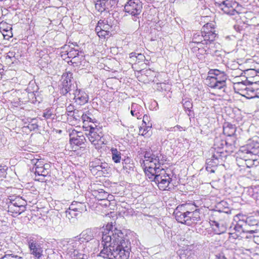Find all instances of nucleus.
I'll return each mask as SVG.
<instances>
[{
	"label": "nucleus",
	"mask_w": 259,
	"mask_h": 259,
	"mask_svg": "<svg viewBox=\"0 0 259 259\" xmlns=\"http://www.w3.org/2000/svg\"><path fill=\"white\" fill-rule=\"evenodd\" d=\"M103 249L100 256L108 259H128L131 251V242L120 230L108 224L102 232Z\"/></svg>",
	"instance_id": "nucleus-1"
},
{
	"label": "nucleus",
	"mask_w": 259,
	"mask_h": 259,
	"mask_svg": "<svg viewBox=\"0 0 259 259\" xmlns=\"http://www.w3.org/2000/svg\"><path fill=\"white\" fill-rule=\"evenodd\" d=\"M146 175L152 181H154L157 184L159 189L161 190H167L171 179L170 178L164 168L163 167H150L148 170H146Z\"/></svg>",
	"instance_id": "nucleus-2"
},
{
	"label": "nucleus",
	"mask_w": 259,
	"mask_h": 259,
	"mask_svg": "<svg viewBox=\"0 0 259 259\" xmlns=\"http://www.w3.org/2000/svg\"><path fill=\"white\" fill-rule=\"evenodd\" d=\"M185 207L186 206H178L174 212L178 222L189 226L200 220L199 209H195L193 212L185 211Z\"/></svg>",
	"instance_id": "nucleus-3"
},
{
	"label": "nucleus",
	"mask_w": 259,
	"mask_h": 259,
	"mask_svg": "<svg viewBox=\"0 0 259 259\" xmlns=\"http://www.w3.org/2000/svg\"><path fill=\"white\" fill-rule=\"evenodd\" d=\"M227 79V75L224 72L212 69L208 72L206 81L210 88L221 90L226 87Z\"/></svg>",
	"instance_id": "nucleus-4"
},
{
	"label": "nucleus",
	"mask_w": 259,
	"mask_h": 259,
	"mask_svg": "<svg viewBox=\"0 0 259 259\" xmlns=\"http://www.w3.org/2000/svg\"><path fill=\"white\" fill-rule=\"evenodd\" d=\"M72 73L70 72H66L62 75V82L60 87V93L63 95H66L71 92H74L77 88V85L73 79Z\"/></svg>",
	"instance_id": "nucleus-5"
},
{
	"label": "nucleus",
	"mask_w": 259,
	"mask_h": 259,
	"mask_svg": "<svg viewBox=\"0 0 259 259\" xmlns=\"http://www.w3.org/2000/svg\"><path fill=\"white\" fill-rule=\"evenodd\" d=\"M143 9V4L140 0H130L124 6V11L133 16V20L140 25V18Z\"/></svg>",
	"instance_id": "nucleus-6"
},
{
	"label": "nucleus",
	"mask_w": 259,
	"mask_h": 259,
	"mask_svg": "<svg viewBox=\"0 0 259 259\" xmlns=\"http://www.w3.org/2000/svg\"><path fill=\"white\" fill-rule=\"evenodd\" d=\"M240 156L245 157L246 154L249 158L252 155L259 156V138L254 137L248 141L246 145L241 147L239 151Z\"/></svg>",
	"instance_id": "nucleus-7"
},
{
	"label": "nucleus",
	"mask_w": 259,
	"mask_h": 259,
	"mask_svg": "<svg viewBox=\"0 0 259 259\" xmlns=\"http://www.w3.org/2000/svg\"><path fill=\"white\" fill-rule=\"evenodd\" d=\"M30 254L35 259H44L42 244L35 237L31 236L27 239Z\"/></svg>",
	"instance_id": "nucleus-8"
},
{
	"label": "nucleus",
	"mask_w": 259,
	"mask_h": 259,
	"mask_svg": "<svg viewBox=\"0 0 259 259\" xmlns=\"http://www.w3.org/2000/svg\"><path fill=\"white\" fill-rule=\"evenodd\" d=\"M216 36V34L212 31L198 32L193 35L192 41L194 43L202 44L206 45L209 43L212 47L213 45V40Z\"/></svg>",
	"instance_id": "nucleus-9"
},
{
	"label": "nucleus",
	"mask_w": 259,
	"mask_h": 259,
	"mask_svg": "<svg viewBox=\"0 0 259 259\" xmlns=\"http://www.w3.org/2000/svg\"><path fill=\"white\" fill-rule=\"evenodd\" d=\"M94 232L91 229H87L83 231L80 234L78 239L83 242L85 241V244L87 248H90L91 251H94L99 246V242L98 240L94 239Z\"/></svg>",
	"instance_id": "nucleus-10"
},
{
	"label": "nucleus",
	"mask_w": 259,
	"mask_h": 259,
	"mask_svg": "<svg viewBox=\"0 0 259 259\" xmlns=\"http://www.w3.org/2000/svg\"><path fill=\"white\" fill-rule=\"evenodd\" d=\"M50 167V164L45 163L41 159H37L34 164L35 174L42 177V178L38 179L37 180L43 182L44 178L49 175Z\"/></svg>",
	"instance_id": "nucleus-11"
},
{
	"label": "nucleus",
	"mask_w": 259,
	"mask_h": 259,
	"mask_svg": "<svg viewBox=\"0 0 259 259\" xmlns=\"http://www.w3.org/2000/svg\"><path fill=\"white\" fill-rule=\"evenodd\" d=\"M166 160V156L161 153H157L154 154L153 152L151 153L150 160V164L148 167H146L144 168L145 172L146 173V170H148L151 167L154 168L156 167H162V165L164 164Z\"/></svg>",
	"instance_id": "nucleus-12"
},
{
	"label": "nucleus",
	"mask_w": 259,
	"mask_h": 259,
	"mask_svg": "<svg viewBox=\"0 0 259 259\" xmlns=\"http://www.w3.org/2000/svg\"><path fill=\"white\" fill-rule=\"evenodd\" d=\"M62 244L63 249L70 254L73 251L77 250V248L81 244V243L80 241L75 237L64 240L62 242Z\"/></svg>",
	"instance_id": "nucleus-13"
},
{
	"label": "nucleus",
	"mask_w": 259,
	"mask_h": 259,
	"mask_svg": "<svg viewBox=\"0 0 259 259\" xmlns=\"http://www.w3.org/2000/svg\"><path fill=\"white\" fill-rule=\"evenodd\" d=\"M89 133L87 134V137L92 144L96 145L98 144L103 137V134L99 128L94 127L92 125L89 126Z\"/></svg>",
	"instance_id": "nucleus-14"
},
{
	"label": "nucleus",
	"mask_w": 259,
	"mask_h": 259,
	"mask_svg": "<svg viewBox=\"0 0 259 259\" xmlns=\"http://www.w3.org/2000/svg\"><path fill=\"white\" fill-rule=\"evenodd\" d=\"M238 4L233 0H225L221 9L226 14L229 15H235L238 12L236 10Z\"/></svg>",
	"instance_id": "nucleus-15"
},
{
	"label": "nucleus",
	"mask_w": 259,
	"mask_h": 259,
	"mask_svg": "<svg viewBox=\"0 0 259 259\" xmlns=\"http://www.w3.org/2000/svg\"><path fill=\"white\" fill-rule=\"evenodd\" d=\"M70 142L71 144L80 145L85 141V137L82 133L73 130L69 134Z\"/></svg>",
	"instance_id": "nucleus-16"
},
{
	"label": "nucleus",
	"mask_w": 259,
	"mask_h": 259,
	"mask_svg": "<svg viewBox=\"0 0 259 259\" xmlns=\"http://www.w3.org/2000/svg\"><path fill=\"white\" fill-rule=\"evenodd\" d=\"M74 95L75 102L78 105H84L88 102L89 97L87 94L83 90L77 88L72 93Z\"/></svg>",
	"instance_id": "nucleus-17"
},
{
	"label": "nucleus",
	"mask_w": 259,
	"mask_h": 259,
	"mask_svg": "<svg viewBox=\"0 0 259 259\" xmlns=\"http://www.w3.org/2000/svg\"><path fill=\"white\" fill-rule=\"evenodd\" d=\"M243 217V215L241 214H238L235 216L234 220H236L237 219H238L239 220L234 227L231 226L230 227L229 231H234L240 235H241L242 232L246 233V229H245L244 223H242V219L241 220L240 218Z\"/></svg>",
	"instance_id": "nucleus-18"
},
{
	"label": "nucleus",
	"mask_w": 259,
	"mask_h": 259,
	"mask_svg": "<svg viewBox=\"0 0 259 259\" xmlns=\"http://www.w3.org/2000/svg\"><path fill=\"white\" fill-rule=\"evenodd\" d=\"M223 152L217 150L211 156V158L207 160V164L211 166H217L223 160Z\"/></svg>",
	"instance_id": "nucleus-19"
},
{
	"label": "nucleus",
	"mask_w": 259,
	"mask_h": 259,
	"mask_svg": "<svg viewBox=\"0 0 259 259\" xmlns=\"http://www.w3.org/2000/svg\"><path fill=\"white\" fill-rule=\"evenodd\" d=\"M94 195L99 200H105L107 203H105L104 205L106 206L109 204L110 200H108V199H111L112 197V195L110 196L108 193L104 191L103 189L95 190L94 191Z\"/></svg>",
	"instance_id": "nucleus-20"
},
{
	"label": "nucleus",
	"mask_w": 259,
	"mask_h": 259,
	"mask_svg": "<svg viewBox=\"0 0 259 259\" xmlns=\"http://www.w3.org/2000/svg\"><path fill=\"white\" fill-rule=\"evenodd\" d=\"M91 251L89 248H84L83 252L82 253L79 250H75L70 254L72 259H82L83 258H88L89 253Z\"/></svg>",
	"instance_id": "nucleus-21"
},
{
	"label": "nucleus",
	"mask_w": 259,
	"mask_h": 259,
	"mask_svg": "<svg viewBox=\"0 0 259 259\" xmlns=\"http://www.w3.org/2000/svg\"><path fill=\"white\" fill-rule=\"evenodd\" d=\"M72 210L80 214L87 211V206L85 203L73 201L70 205Z\"/></svg>",
	"instance_id": "nucleus-22"
},
{
	"label": "nucleus",
	"mask_w": 259,
	"mask_h": 259,
	"mask_svg": "<svg viewBox=\"0 0 259 259\" xmlns=\"http://www.w3.org/2000/svg\"><path fill=\"white\" fill-rule=\"evenodd\" d=\"M131 108V113L132 116L136 117L138 119L141 118L143 110L141 106L136 103H133Z\"/></svg>",
	"instance_id": "nucleus-23"
},
{
	"label": "nucleus",
	"mask_w": 259,
	"mask_h": 259,
	"mask_svg": "<svg viewBox=\"0 0 259 259\" xmlns=\"http://www.w3.org/2000/svg\"><path fill=\"white\" fill-rule=\"evenodd\" d=\"M104 29L105 31L110 33L111 30V26L108 23L107 20H100L98 23V25L96 27V30Z\"/></svg>",
	"instance_id": "nucleus-24"
},
{
	"label": "nucleus",
	"mask_w": 259,
	"mask_h": 259,
	"mask_svg": "<svg viewBox=\"0 0 259 259\" xmlns=\"http://www.w3.org/2000/svg\"><path fill=\"white\" fill-rule=\"evenodd\" d=\"M112 6L110 4L109 0H101L100 3H97L96 4V8L98 9L99 11H103L106 10H108L112 7Z\"/></svg>",
	"instance_id": "nucleus-25"
},
{
	"label": "nucleus",
	"mask_w": 259,
	"mask_h": 259,
	"mask_svg": "<svg viewBox=\"0 0 259 259\" xmlns=\"http://www.w3.org/2000/svg\"><path fill=\"white\" fill-rule=\"evenodd\" d=\"M25 210V207L17 206L13 205H8V211L12 213V215H19Z\"/></svg>",
	"instance_id": "nucleus-26"
},
{
	"label": "nucleus",
	"mask_w": 259,
	"mask_h": 259,
	"mask_svg": "<svg viewBox=\"0 0 259 259\" xmlns=\"http://www.w3.org/2000/svg\"><path fill=\"white\" fill-rule=\"evenodd\" d=\"M258 220L254 219L252 217H249L246 218L244 220L242 219V223H244L245 229H248L252 226L257 224Z\"/></svg>",
	"instance_id": "nucleus-27"
},
{
	"label": "nucleus",
	"mask_w": 259,
	"mask_h": 259,
	"mask_svg": "<svg viewBox=\"0 0 259 259\" xmlns=\"http://www.w3.org/2000/svg\"><path fill=\"white\" fill-rule=\"evenodd\" d=\"M132 160L130 158L124 159L122 161V167L123 169L126 170V172L130 173L134 171V164L131 163Z\"/></svg>",
	"instance_id": "nucleus-28"
},
{
	"label": "nucleus",
	"mask_w": 259,
	"mask_h": 259,
	"mask_svg": "<svg viewBox=\"0 0 259 259\" xmlns=\"http://www.w3.org/2000/svg\"><path fill=\"white\" fill-rule=\"evenodd\" d=\"M110 151L112 160L116 163H120L121 159V152L114 148H112Z\"/></svg>",
	"instance_id": "nucleus-29"
},
{
	"label": "nucleus",
	"mask_w": 259,
	"mask_h": 259,
	"mask_svg": "<svg viewBox=\"0 0 259 259\" xmlns=\"http://www.w3.org/2000/svg\"><path fill=\"white\" fill-rule=\"evenodd\" d=\"M227 144L226 141L223 140L220 138H216L214 140L213 149L215 150L221 151L223 149L225 145Z\"/></svg>",
	"instance_id": "nucleus-30"
},
{
	"label": "nucleus",
	"mask_w": 259,
	"mask_h": 259,
	"mask_svg": "<svg viewBox=\"0 0 259 259\" xmlns=\"http://www.w3.org/2000/svg\"><path fill=\"white\" fill-rule=\"evenodd\" d=\"M9 205H13L17 206L24 207L26 205V201L20 197H16L14 199H11Z\"/></svg>",
	"instance_id": "nucleus-31"
},
{
	"label": "nucleus",
	"mask_w": 259,
	"mask_h": 259,
	"mask_svg": "<svg viewBox=\"0 0 259 259\" xmlns=\"http://www.w3.org/2000/svg\"><path fill=\"white\" fill-rule=\"evenodd\" d=\"M64 213L66 218L70 221L72 220L73 222H74L75 220L76 217L78 214V213L76 212L74 210H72L70 206L64 212Z\"/></svg>",
	"instance_id": "nucleus-32"
},
{
	"label": "nucleus",
	"mask_w": 259,
	"mask_h": 259,
	"mask_svg": "<svg viewBox=\"0 0 259 259\" xmlns=\"http://www.w3.org/2000/svg\"><path fill=\"white\" fill-rule=\"evenodd\" d=\"M212 226H215L217 228H214V230L217 234H220L223 233L225 231V228L223 226V225H221L219 223L213 221L212 223Z\"/></svg>",
	"instance_id": "nucleus-33"
},
{
	"label": "nucleus",
	"mask_w": 259,
	"mask_h": 259,
	"mask_svg": "<svg viewBox=\"0 0 259 259\" xmlns=\"http://www.w3.org/2000/svg\"><path fill=\"white\" fill-rule=\"evenodd\" d=\"M152 127V124L146 126H141L139 128V135L142 136H149L148 132Z\"/></svg>",
	"instance_id": "nucleus-34"
},
{
	"label": "nucleus",
	"mask_w": 259,
	"mask_h": 259,
	"mask_svg": "<svg viewBox=\"0 0 259 259\" xmlns=\"http://www.w3.org/2000/svg\"><path fill=\"white\" fill-rule=\"evenodd\" d=\"M179 259H196V257L194 254L188 251H184L180 253Z\"/></svg>",
	"instance_id": "nucleus-35"
},
{
	"label": "nucleus",
	"mask_w": 259,
	"mask_h": 259,
	"mask_svg": "<svg viewBox=\"0 0 259 259\" xmlns=\"http://www.w3.org/2000/svg\"><path fill=\"white\" fill-rule=\"evenodd\" d=\"M245 230L246 233L251 234L253 233H259V221H258L257 224H256L250 228H248V229H246Z\"/></svg>",
	"instance_id": "nucleus-36"
},
{
	"label": "nucleus",
	"mask_w": 259,
	"mask_h": 259,
	"mask_svg": "<svg viewBox=\"0 0 259 259\" xmlns=\"http://www.w3.org/2000/svg\"><path fill=\"white\" fill-rule=\"evenodd\" d=\"M182 104L183 107L185 110L189 111H191V109L192 108V103L189 100L185 99L182 100Z\"/></svg>",
	"instance_id": "nucleus-37"
},
{
	"label": "nucleus",
	"mask_w": 259,
	"mask_h": 259,
	"mask_svg": "<svg viewBox=\"0 0 259 259\" xmlns=\"http://www.w3.org/2000/svg\"><path fill=\"white\" fill-rule=\"evenodd\" d=\"M27 127L30 131H33L37 128L38 125L36 122V119L35 118L31 119V121L28 123Z\"/></svg>",
	"instance_id": "nucleus-38"
},
{
	"label": "nucleus",
	"mask_w": 259,
	"mask_h": 259,
	"mask_svg": "<svg viewBox=\"0 0 259 259\" xmlns=\"http://www.w3.org/2000/svg\"><path fill=\"white\" fill-rule=\"evenodd\" d=\"M209 47L207 49H204V50H201V51H204L206 54H210L211 55H214L215 53L218 52L217 50H214L213 48L214 47V44L213 43V45L211 47L209 45V43L207 44Z\"/></svg>",
	"instance_id": "nucleus-39"
},
{
	"label": "nucleus",
	"mask_w": 259,
	"mask_h": 259,
	"mask_svg": "<svg viewBox=\"0 0 259 259\" xmlns=\"http://www.w3.org/2000/svg\"><path fill=\"white\" fill-rule=\"evenodd\" d=\"M82 112L83 111L82 110H75L73 111L72 116H73V118L75 119L76 120H81Z\"/></svg>",
	"instance_id": "nucleus-40"
},
{
	"label": "nucleus",
	"mask_w": 259,
	"mask_h": 259,
	"mask_svg": "<svg viewBox=\"0 0 259 259\" xmlns=\"http://www.w3.org/2000/svg\"><path fill=\"white\" fill-rule=\"evenodd\" d=\"M11 251H8L6 252L5 255L3 257V259H20L21 257L17 255H15L14 253H10Z\"/></svg>",
	"instance_id": "nucleus-41"
},
{
	"label": "nucleus",
	"mask_w": 259,
	"mask_h": 259,
	"mask_svg": "<svg viewBox=\"0 0 259 259\" xmlns=\"http://www.w3.org/2000/svg\"><path fill=\"white\" fill-rule=\"evenodd\" d=\"M251 190H252V196L256 199H259V186L251 188Z\"/></svg>",
	"instance_id": "nucleus-42"
},
{
	"label": "nucleus",
	"mask_w": 259,
	"mask_h": 259,
	"mask_svg": "<svg viewBox=\"0 0 259 259\" xmlns=\"http://www.w3.org/2000/svg\"><path fill=\"white\" fill-rule=\"evenodd\" d=\"M79 52L77 50L74 49H71L68 52L67 55L70 58H75L78 55Z\"/></svg>",
	"instance_id": "nucleus-43"
},
{
	"label": "nucleus",
	"mask_w": 259,
	"mask_h": 259,
	"mask_svg": "<svg viewBox=\"0 0 259 259\" xmlns=\"http://www.w3.org/2000/svg\"><path fill=\"white\" fill-rule=\"evenodd\" d=\"M99 37L101 38H106V36H109L110 34L109 32L105 31L104 29L96 30Z\"/></svg>",
	"instance_id": "nucleus-44"
},
{
	"label": "nucleus",
	"mask_w": 259,
	"mask_h": 259,
	"mask_svg": "<svg viewBox=\"0 0 259 259\" xmlns=\"http://www.w3.org/2000/svg\"><path fill=\"white\" fill-rule=\"evenodd\" d=\"M180 206H186V207H185L186 210L185 211H194V210L196 209V206L190 204H186L180 205Z\"/></svg>",
	"instance_id": "nucleus-45"
},
{
	"label": "nucleus",
	"mask_w": 259,
	"mask_h": 259,
	"mask_svg": "<svg viewBox=\"0 0 259 259\" xmlns=\"http://www.w3.org/2000/svg\"><path fill=\"white\" fill-rule=\"evenodd\" d=\"M205 31H212L215 33L214 28L213 27V25L211 23H207L204 26L203 31L202 32H205Z\"/></svg>",
	"instance_id": "nucleus-46"
},
{
	"label": "nucleus",
	"mask_w": 259,
	"mask_h": 259,
	"mask_svg": "<svg viewBox=\"0 0 259 259\" xmlns=\"http://www.w3.org/2000/svg\"><path fill=\"white\" fill-rule=\"evenodd\" d=\"M53 115V114L51 109L46 110L43 113V117L46 119L51 118Z\"/></svg>",
	"instance_id": "nucleus-47"
},
{
	"label": "nucleus",
	"mask_w": 259,
	"mask_h": 259,
	"mask_svg": "<svg viewBox=\"0 0 259 259\" xmlns=\"http://www.w3.org/2000/svg\"><path fill=\"white\" fill-rule=\"evenodd\" d=\"M81 120L84 122L85 121H89L90 122H93V119L90 116H89L87 114H84L83 112H82V115L81 116Z\"/></svg>",
	"instance_id": "nucleus-48"
},
{
	"label": "nucleus",
	"mask_w": 259,
	"mask_h": 259,
	"mask_svg": "<svg viewBox=\"0 0 259 259\" xmlns=\"http://www.w3.org/2000/svg\"><path fill=\"white\" fill-rule=\"evenodd\" d=\"M150 124L151 123L149 122V117L147 115L145 114L143 117V123L142 126H146Z\"/></svg>",
	"instance_id": "nucleus-49"
},
{
	"label": "nucleus",
	"mask_w": 259,
	"mask_h": 259,
	"mask_svg": "<svg viewBox=\"0 0 259 259\" xmlns=\"http://www.w3.org/2000/svg\"><path fill=\"white\" fill-rule=\"evenodd\" d=\"M229 238H233V239H237L238 238L240 235L234 231H230L229 233Z\"/></svg>",
	"instance_id": "nucleus-50"
},
{
	"label": "nucleus",
	"mask_w": 259,
	"mask_h": 259,
	"mask_svg": "<svg viewBox=\"0 0 259 259\" xmlns=\"http://www.w3.org/2000/svg\"><path fill=\"white\" fill-rule=\"evenodd\" d=\"M9 28H10L9 30H8V29H4L3 30L5 32H6V33H2L4 37H5L6 36H7L8 37L12 36V31H11V30L12 29V27H9Z\"/></svg>",
	"instance_id": "nucleus-51"
},
{
	"label": "nucleus",
	"mask_w": 259,
	"mask_h": 259,
	"mask_svg": "<svg viewBox=\"0 0 259 259\" xmlns=\"http://www.w3.org/2000/svg\"><path fill=\"white\" fill-rule=\"evenodd\" d=\"M151 156V152L150 151H146L144 154V158L147 162H150V158Z\"/></svg>",
	"instance_id": "nucleus-52"
},
{
	"label": "nucleus",
	"mask_w": 259,
	"mask_h": 259,
	"mask_svg": "<svg viewBox=\"0 0 259 259\" xmlns=\"http://www.w3.org/2000/svg\"><path fill=\"white\" fill-rule=\"evenodd\" d=\"M215 5H218V6L221 8L223 4L225 3V0H214Z\"/></svg>",
	"instance_id": "nucleus-53"
},
{
	"label": "nucleus",
	"mask_w": 259,
	"mask_h": 259,
	"mask_svg": "<svg viewBox=\"0 0 259 259\" xmlns=\"http://www.w3.org/2000/svg\"><path fill=\"white\" fill-rule=\"evenodd\" d=\"M217 259H227V258L223 254H219L216 255Z\"/></svg>",
	"instance_id": "nucleus-54"
},
{
	"label": "nucleus",
	"mask_w": 259,
	"mask_h": 259,
	"mask_svg": "<svg viewBox=\"0 0 259 259\" xmlns=\"http://www.w3.org/2000/svg\"><path fill=\"white\" fill-rule=\"evenodd\" d=\"M117 0H109V2L111 6L116 4L117 3Z\"/></svg>",
	"instance_id": "nucleus-55"
},
{
	"label": "nucleus",
	"mask_w": 259,
	"mask_h": 259,
	"mask_svg": "<svg viewBox=\"0 0 259 259\" xmlns=\"http://www.w3.org/2000/svg\"><path fill=\"white\" fill-rule=\"evenodd\" d=\"M176 131H181L183 130V127L179 125H177L175 126Z\"/></svg>",
	"instance_id": "nucleus-56"
},
{
	"label": "nucleus",
	"mask_w": 259,
	"mask_h": 259,
	"mask_svg": "<svg viewBox=\"0 0 259 259\" xmlns=\"http://www.w3.org/2000/svg\"><path fill=\"white\" fill-rule=\"evenodd\" d=\"M169 132H175L176 131V128L174 127H172L169 128V129L168 130Z\"/></svg>",
	"instance_id": "nucleus-57"
},
{
	"label": "nucleus",
	"mask_w": 259,
	"mask_h": 259,
	"mask_svg": "<svg viewBox=\"0 0 259 259\" xmlns=\"http://www.w3.org/2000/svg\"><path fill=\"white\" fill-rule=\"evenodd\" d=\"M135 54H135V53H131V54H130V57H131V58H133V57H137L135 56Z\"/></svg>",
	"instance_id": "nucleus-58"
},
{
	"label": "nucleus",
	"mask_w": 259,
	"mask_h": 259,
	"mask_svg": "<svg viewBox=\"0 0 259 259\" xmlns=\"http://www.w3.org/2000/svg\"><path fill=\"white\" fill-rule=\"evenodd\" d=\"M5 170H6V169L4 168V167L3 168L0 169V171L2 173L4 172L5 171Z\"/></svg>",
	"instance_id": "nucleus-59"
},
{
	"label": "nucleus",
	"mask_w": 259,
	"mask_h": 259,
	"mask_svg": "<svg viewBox=\"0 0 259 259\" xmlns=\"http://www.w3.org/2000/svg\"><path fill=\"white\" fill-rule=\"evenodd\" d=\"M210 171L211 172H214V170H213V169H210Z\"/></svg>",
	"instance_id": "nucleus-60"
},
{
	"label": "nucleus",
	"mask_w": 259,
	"mask_h": 259,
	"mask_svg": "<svg viewBox=\"0 0 259 259\" xmlns=\"http://www.w3.org/2000/svg\"><path fill=\"white\" fill-rule=\"evenodd\" d=\"M209 168L208 167V166H207V167H206V169L207 171H209Z\"/></svg>",
	"instance_id": "nucleus-61"
},
{
	"label": "nucleus",
	"mask_w": 259,
	"mask_h": 259,
	"mask_svg": "<svg viewBox=\"0 0 259 259\" xmlns=\"http://www.w3.org/2000/svg\"><path fill=\"white\" fill-rule=\"evenodd\" d=\"M139 56L143 57V56L141 54H138Z\"/></svg>",
	"instance_id": "nucleus-62"
},
{
	"label": "nucleus",
	"mask_w": 259,
	"mask_h": 259,
	"mask_svg": "<svg viewBox=\"0 0 259 259\" xmlns=\"http://www.w3.org/2000/svg\"><path fill=\"white\" fill-rule=\"evenodd\" d=\"M3 25V24H0V26H1V25ZM1 28H2V27H1V26H0V29H1Z\"/></svg>",
	"instance_id": "nucleus-63"
},
{
	"label": "nucleus",
	"mask_w": 259,
	"mask_h": 259,
	"mask_svg": "<svg viewBox=\"0 0 259 259\" xmlns=\"http://www.w3.org/2000/svg\"><path fill=\"white\" fill-rule=\"evenodd\" d=\"M257 214H258V215L259 216V211H257Z\"/></svg>",
	"instance_id": "nucleus-64"
}]
</instances>
